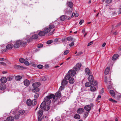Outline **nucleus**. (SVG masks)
<instances>
[{
	"label": "nucleus",
	"mask_w": 121,
	"mask_h": 121,
	"mask_svg": "<svg viewBox=\"0 0 121 121\" xmlns=\"http://www.w3.org/2000/svg\"><path fill=\"white\" fill-rule=\"evenodd\" d=\"M38 37V35L37 34H34L31 36H27L22 40H17L14 45V47L16 48H18L20 45L22 46H24L26 45L29 42L32 40V39H36Z\"/></svg>",
	"instance_id": "1"
},
{
	"label": "nucleus",
	"mask_w": 121,
	"mask_h": 121,
	"mask_svg": "<svg viewBox=\"0 0 121 121\" xmlns=\"http://www.w3.org/2000/svg\"><path fill=\"white\" fill-rule=\"evenodd\" d=\"M54 99L55 98V96L53 94H51L49 96H47L44 98V101L40 105V108L41 109H43L44 110L48 111L50 109L48 104L51 103L50 100L52 98Z\"/></svg>",
	"instance_id": "2"
},
{
	"label": "nucleus",
	"mask_w": 121,
	"mask_h": 121,
	"mask_svg": "<svg viewBox=\"0 0 121 121\" xmlns=\"http://www.w3.org/2000/svg\"><path fill=\"white\" fill-rule=\"evenodd\" d=\"M55 27L54 25L50 24L49 26L45 27L44 30L45 31L46 33H48L50 32V35L52 34L54 31L53 29Z\"/></svg>",
	"instance_id": "3"
},
{
	"label": "nucleus",
	"mask_w": 121,
	"mask_h": 121,
	"mask_svg": "<svg viewBox=\"0 0 121 121\" xmlns=\"http://www.w3.org/2000/svg\"><path fill=\"white\" fill-rule=\"evenodd\" d=\"M43 111L42 110H39L37 112V115H38V121H41L43 118Z\"/></svg>",
	"instance_id": "4"
},
{
	"label": "nucleus",
	"mask_w": 121,
	"mask_h": 121,
	"mask_svg": "<svg viewBox=\"0 0 121 121\" xmlns=\"http://www.w3.org/2000/svg\"><path fill=\"white\" fill-rule=\"evenodd\" d=\"M36 100H33L32 101H31L30 99H27L26 101V103L27 105L29 106L32 105L33 106L35 105L36 104Z\"/></svg>",
	"instance_id": "5"
},
{
	"label": "nucleus",
	"mask_w": 121,
	"mask_h": 121,
	"mask_svg": "<svg viewBox=\"0 0 121 121\" xmlns=\"http://www.w3.org/2000/svg\"><path fill=\"white\" fill-rule=\"evenodd\" d=\"M81 66V64L80 63H78L73 67V69L76 71H78L79 70Z\"/></svg>",
	"instance_id": "6"
},
{
	"label": "nucleus",
	"mask_w": 121,
	"mask_h": 121,
	"mask_svg": "<svg viewBox=\"0 0 121 121\" xmlns=\"http://www.w3.org/2000/svg\"><path fill=\"white\" fill-rule=\"evenodd\" d=\"M93 105L92 104H91V106L89 105H87L85 106L84 107V108L85 110L87 111L88 112H89V111L91 110V107H93Z\"/></svg>",
	"instance_id": "7"
},
{
	"label": "nucleus",
	"mask_w": 121,
	"mask_h": 121,
	"mask_svg": "<svg viewBox=\"0 0 121 121\" xmlns=\"http://www.w3.org/2000/svg\"><path fill=\"white\" fill-rule=\"evenodd\" d=\"M73 69V70H71L69 71L68 72V74H69L72 76H73L76 74V72Z\"/></svg>",
	"instance_id": "8"
},
{
	"label": "nucleus",
	"mask_w": 121,
	"mask_h": 121,
	"mask_svg": "<svg viewBox=\"0 0 121 121\" xmlns=\"http://www.w3.org/2000/svg\"><path fill=\"white\" fill-rule=\"evenodd\" d=\"M17 40L16 41V42L14 44V47L15 48H16L14 47V45L17 42ZM13 47V44H12L10 43V44H8V45H7L6 46V48L8 49H12V48Z\"/></svg>",
	"instance_id": "9"
},
{
	"label": "nucleus",
	"mask_w": 121,
	"mask_h": 121,
	"mask_svg": "<svg viewBox=\"0 0 121 121\" xmlns=\"http://www.w3.org/2000/svg\"><path fill=\"white\" fill-rule=\"evenodd\" d=\"M85 71L86 75H91L92 73L88 68H86Z\"/></svg>",
	"instance_id": "10"
},
{
	"label": "nucleus",
	"mask_w": 121,
	"mask_h": 121,
	"mask_svg": "<svg viewBox=\"0 0 121 121\" xmlns=\"http://www.w3.org/2000/svg\"><path fill=\"white\" fill-rule=\"evenodd\" d=\"M84 111L83 108H78L77 110V112L79 114H82Z\"/></svg>",
	"instance_id": "11"
},
{
	"label": "nucleus",
	"mask_w": 121,
	"mask_h": 121,
	"mask_svg": "<svg viewBox=\"0 0 121 121\" xmlns=\"http://www.w3.org/2000/svg\"><path fill=\"white\" fill-rule=\"evenodd\" d=\"M40 85V83L39 82H35L32 84V86L33 87H38Z\"/></svg>",
	"instance_id": "12"
},
{
	"label": "nucleus",
	"mask_w": 121,
	"mask_h": 121,
	"mask_svg": "<svg viewBox=\"0 0 121 121\" xmlns=\"http://www.w3.org/2000/svg\"><path fill=\"white\" fill-rule=\"evenodd\" d=\"M6 88L5 86V85L4 84H0V89L2 91H4Z\"/></svg>",
	"instance_id": "13"
},
{
	"label": "nucleus",
	"mask_w": 121,
	"mask_h": 121,
	"mask_svg": "<svg viewBox=\"0 0 121 121\" xmlns=\"http://www.w3.org/2000/svg\"><path fill=\"white\" fill-rule=\"evenodd\" d=\"M46 33L45 31H41L38 33V35L40 36H43L45 35Z\"/></svg>",
	"instance_id": "14"
},
{
	"label": "nucleus",
	"mask_w": 121,
	"mask_h": 121,
	"mask_svg": "<svg viewBox=\"0 0 121 121\" xmlns=\"http://www.w3.org/2000/svg\"><path fill=\"white\" fill-rule=\"evenodd\" d=\"M0 81L2 83H4L7 82V78L5 77H3L0 79Z\"/></svg>",
	"instance_id": "15"
},
{
	"label": "nucleus",
	"mask_w": 121,
	"mask_h": 121,
	"mask_svg": "<svg viewBox=\"0 0 121 121\" xmlns=\"http://www.w3.org/2000/svg\"><path fill=\"white\" fill-rule=\"evenodd\" d=\"M68 82L64 78L62 80L61 82V84L62 86H65L67 84Z\"/></svg>",
	"instance_id": "16"
},
{
	"label": "nucleus",
	"mask_w": 121,
	"mask_h": 121,
	"mask_svg": "<svg viewBox=\"0 0 121 121\" xmlns=\"http://www.w3.org/2000/svg\"><path fill=\"white\" fill-rule=\"evenodd\" d=\"M7 121L5 120L4 121H13L14 118L13 117L10 116L7 117Z\"/></svg>",
	"instance_id": "17"
},
{
	"label": "nucleus",
	"mask_w": 121,
	"mask_h": 121,
	"mask_svg": "<svg viewBox=\"0 0 121 121\" xmlns=\"http://www.w3.org/2000/svg\"><path fill=\"white\" fill-rule=\"evenodd\" d=\"M24 85L26 86H28L30 84V82L27 79L25 80L24 81Z\"/></svg>",
	"instance_id": "18"
},
{
	"label": "nucleus",
	"mask_w": 121,
	"mask_h": 121,
	"mask_svg": "<svg viewBox=\"0 0 121 121\" xmlns=\"http://www.w3.org/2000/svg\"><path fill=\"white\" fill-rule=\"evenodd\" d=\"M94 78L92 75H90L88 77V80L90 82H91L93 81L94 80Z\"/></svg>",
	"instance_id": "19"
},
{
	"label": "nucleus",
	"mask_w": 121,
	"mask_h": 121,
	"mask_svg": "<svg viewBox=\"0 0 121 121\" xmlns=\"http://www.w3.org/2000/svg\"><path fill=\"white\" fill-rule=\"evenodd\" d=\"M110 68L109 67H107L105 69L104 71V73L105 74L107 75L109 72Z\"/></svg>",
	"instance_id": "20"
},
{
	"label": "nucleus",
	"mask_w": 121,
	"mask_h": 121,
	"mask_svg": "<svg viewBox=\"0 0 121 121\" xmlns=\"http://www.w3.org/2000/svg\"><path fill=\"white\" fill-rule=\"evenodd\" d=\"M90 90L91 91L94 92L97 90V88L93 86H91L90 88Z\"/></svg>",
	"instance_id": "21"
},
{
	"label": "nucleus",
	"mask_w": 121,
	"mask_h": 121,
	"mask_svg": "<svg viewBox=\"0 0 121 121\" xmlns=\"http://www.w3.org/2000/svg\"><path fill=\"white\" fill-rule=\"evenodd\" d=\"M107 86L108 89H110L112 86V84L111 82H108L107 84Z\"/></svg>",
	"instance_id": "22"
},
{
	"label": "nucleus",
	"mask_w": 121,
	"mask_h": 121,
	"mask_svg": "<svg viewBox=\"0 0 121 121\" xmlns=\"http://www.w3.org/2000/svg\"><path fill=\"white\" fill-rule=\"evenodd\" d=\"M118 55L117 54H116L114 55L112 58V59L113 60H116L118 57Z\"/></svg>",
	"instance_id": "23"
},
{
	"label": "nucleus",
	"mask_w": 121,
	"mask_h": 121,
	"mask_svg": "<svg viewBox=\"0 0 121 121\" xmlns=\"http://www.w3.org/2000/svg\"><path fill=\"white\" fill-rule=\"evenodd\" d=\"M67 18L66 16L63 15L61 16L60 18V20L61 21H64Z\"/></svg>",
	"instance_id": "24"
},
{
	"label": "nucleus",
	"mask_w": 121,
	"mask_h": 121,
	"mask_svg": "<svg viewBox=\"0 0 121 121\" xmlns=\"http://www.w3.org/2000/svg\"><path fill=\"white\" fill-rule=\"evenodd\" d=\"M70 75L69 74H67L65 77V79L66 80H69L70 79Z\"/></svg>",
	"instance_id": "25"
},
{
	"label": "nucleus",
	"mask_w": 121,
	"mask_h": 121,
	"mask_svg": "<svg viewBox=\"0 0 121 121\" xmlns=\"http://www.w3.org/2000/svg\"><path fill=\"white\" fill-rule=\"evenodd\" d=\"M91 83L89 82H86L85 84V86L86 87H89L91 86Z\"/></svg>",
	"instance_id": "26"
},
{
	"label": "nucleus",
	"mask_w": 121,
	"mask_h": 121,
	"mask_svg": "<svg viewBox=\"0 0 121 121\" xmlns=\"http://www.w3.org/2000/svg\"><path fill=\"white\" fill-rule=\"evenodd\" d=\"M74 117L75 119H80V116L78 114H76L74 115Z\"/></svg>",
	"instance_id": "27"
},
{
	"label": "nucleus",
	"mask_w": 121,
	"mask_h": 121,
	"mask_svg": "<svg viewBox=\"0 0 121 121\" xmlns=\"http://www.w3.org/2000/svg\"><path fill=\"white\" fill-rule=\"evenodd\" d=\"M22 78V77L20 76H16L15 80L17 81H20Z\"/></svg>",
	"instance_id": "28"
},
{
	"label": "nucleus",
	"mask_w": 121,
	"mask_h": 121,
	"mask_svg": "<svg viewBox=\"0 0 121 121\" xmlns=\"http://www.w3.org/2000/svg\"><path fill=\"white\" fill-rule=\"evenodd\" d=\"M110 93L112 96L113 97L115 96V93L113 90H110Z\"/></svg>",
	"instance_id": "29"
},
{
	"label": "nucleus",
	"mask_w": 121,
	"mask_h": 121,
	"mask_svg": "<svg viewBox=\"0 0 121 121\" xmlns=\"http://www.w3.org/2000/svg\"><path fill=\"white\" fill-rule=\"evenodd\" d=\"M33 89V91L34 92H37L39 91V88L38 87H35Z\"/></svg>",
	"instance_id": "30"
},
{
	"label": "nucleus",
	"mask_w": 121,
	"mask_h": 121,
	"mask_svg": "<svg viewBox=\"0 0 121 121\" xmlns=\"http://www.w3.org/2000/svg\"><path fill=\"white\" fill-rule=\"evenodd\" d=\"M69 82L71 84H73L74 82V78H71V79H69Z\"/></svg>",
	"instance_id": "31"
},
{
	"label": "nucleus",
	"mask_w": 121,
	"mask_h": 121,
	"mask_svg": "<svg viewBox=\"0 0 121 121\" xmlns=\"http://www.w3.org/2000/svg\"><path fill=\"white\" fill-rule=\"evenodd\" d=\"M67 10L66 13L67 14H70L72 12V10L71 8H67Z\"/></svg>",
	"instance_id": "32"
},
{
	"label": "nucleus",
	"mask_w": 121,
	"mask_h": 121,
	"mask_svg": "<svg viewBox=\"0 0 121 121\" xmlns=\"http://www.w3.org/2000/svg\"><path fill=\"white\" fill-rule=\"evenodd\" d=\"M25 112L23 110H20L19 111L18 113L19 115H22Z\"/></svg>",
	"instance_id": "33"
},
{
	"label": "nucleus",
	"mask_w": 121,
	"mask_h": 121,
	"mask_svg": "<svg viewBox=\"0 0 121 121\" xmlns=\"http://www.w3.org/2000/svg\"><path fill=\"white\" fill-rule=\"evenodd\" d=\"M68 5L70 7L69 8H71L73 6V3L71 2H69L68 3Z\"/></svg>",
	"instance_id": "34"
},
{
	"label": "nucleus",
	"mask_w": 121,
	"mask_h": 121,
	"mask_svg": "<svg viewBox=\"0 0 121 121\" xmlns=\"http://www.w3.org/2000/svg\"><path fill=\"white\" fill-rule=\"evenodd\" d=\"M92 82V84L94 86H96L97 84V81L95 80H93V81L91 82Z\"/></svg>",
	"instance_id": "35"
},
{
	"label": "nucleus",
	"mask_w": 121,
	"mask_h": 121,
	"mask_svg": "<svg viewBox=\"0 0 121 121\" xmlns=\"http://www.w3.org/2000/svg\"><path fill=\"white\" fill-rule=\"evenodd\" d=\"M16 68L18 69H24V67L22 66L19 65H16Z\"/></svg>",
	"instance_id": "36"
},
{
	"label": "nucleus",
	"mask_w": 121,
	"mask_h": 121,
	"mask_svg": "<svg viewBox=\"0 0 121 121\" xmlns=\"http://www.w3.org/2000/svg\"><path fill=\"white\" fill-rule=\"evenodd\" d=\"M56 96L57 97H59L61 96L60 93V92H57L55 94Z\"/></svg>",
	"instance_id": "37"
},
{
	"label": "nucleus",
	"mask_w": 121,
	"mask_h": 121,
	"mask_svg": "<svg viewBox=\"0 0 121 121\" xmlns=\"http://www.w3.org/2000/svg\"><path fill=\"white\" fill-rule=\"evenodd\" d=\"M39 96V95L38 93H36L35 95V99L34 100H36V99H37L38 97Z\"/></svg>",
	"instance_id": "38"
},
{
	"label": "nucleus",
	"mask_w": 121,
	"mask_h": 121,
	"mask_svg": "<svg viewBox=\"0 0 121 121\" xmlns=\"http://www.w3.org/2000/svg\"><path fill=\"white\" fill-rule=\"evenodd\" d=\"M19 61L20 63H22L24 62L25 60L23 58H21L19 59Z\"/></svg>",
	"instance_id": "39"
},
{
	"label": "nucleus",
	"mask_w": 121,
	"mask_h": 121,
	"mask_svg": "<svg viewBox=\"0 0 121 121\" xmlns=\"http://www.w3.org/2000/svg\"><path fill=\"white\" fill-rule=\"evenodd\" d=\"M89 112H85L84 115V119H85L88 115V113Z\"/></svg>",
	"instance_id": "40"
},
{
	"label": "nucleus",
	"mask_w": 121,
	"mask_h": 121,
	"mask_svg": "<svg viewBox=\"0 0 121 121\" xmlns=\"http://www.w3.org/2000/svg\"><path fill=\"white\" fill-rule=\"evenodd\" d=\"M66 39L68 41H71L73 40V38L72 37L70 36L68 37H67L66 38Z\"/></svg>",
	"instance_id": "41"
},
{
	"label": "nucleus",
	"mask_w": 121,
	"mask_h": 121,
	"mask_svg": "<svg viewBox=\"0 0 121 121\" xmlns=\"http://www.w3.org/2000/svg\"><path fill=\"white\" fill-rule=\"evenodd\" d=\"M40 80L41 81H45L46 80V78L44 76H43L41 78Z\"/></svg>",
	"instance_id": "42"
},
{
	"label": "nucleus",
	"mask_w": 121,
	"mask_h": 121,
	"mask_svg": "<svg viewBox=\"0 0 121 121\" xmlns=\"http://www.w3.org/2000/svg\"><path fill=\"white\" fill-rule=\"evenodd\" d=\"M37 67L39 69H41L43 68V66L42 65H38Z\"/></svg>",
	"instance_id": "43"
},
{
	"label": "nucleus",
	"mask_w": 121,
	"mask_h": 121,
	"mask_svg": "<svg viewBox=\"0 0 121 121\" xmlns=\"http://www.w3.org/2000/svg\"><path fill=\"white\" fill-rule=\"evenodd\" d=\"M53 41L52 40H50L47 42V43L48 44H50L52 43Z\"/></svg>",
	"instance_id": "44"
},
{
	"label": "nucleus",
	"mask_w": 121,
	"mask_h": 121,
	"mask_svg": "<svg viewBox=\"0 0 121 121\" xmlns=\"http://www.w3.org/2000/svg\"><path fill=\"white\" fill-rule=\"evenodd\" d=\"M69 51L68 50H66L64 53V55H67L68 53L69 52Z\"/></svg>",
	"instance_id": "45"
},
{
	"label": "nucleus",
	"mask_w": 121,
	"mask_h": 121,
	"mask_svg": "<svg viewBox=\"0 0 121 121\" xmlns=\"http://www.w3.org/2000/svg\"><path fill=\"white\" fill-rule=\"evenodd\" d=\"M25 64L26 65H29V63L26 60L24 62Z\"/></svg>",
	"instance_id": "46"
},
{
	"label": "nucleus",
	"mask_w": 121,
	"mask_h": 121,
	"mask_svg": "<svg viewBox=\"0 0 121 121\" xmlns=\"http://www.w3.org/2000/svg\"><path fill=\"white\" fill-rule=\"evenodd\" d=\"M112 0H106V2L107 3L109 4L111 2Z\"/></svg>",
	"instance_id": "47"
},
{
	"label": "nucleus",
	"mask_w": 121,
	"mask_h": 121,
	"mask_svg": "<svg viewBox=\"0 0 121 121\" xmlns=\"http://www.w3.org/2000/svg\"><path fill=\"white\" fill-rule=\"evenodd\" d=\"M82 54V52H78L77 54L76 55L77 56L78 55H80Z\"/></svg>",
	"instance_id": "48"
},
{
	"label": "nucleus",
	"mask_w": 121,
	"mask_h": 121,
	"mask_svg": "<svg viewBox=\"0 0 121 121\" xmlns=\"http://www.w3.org/2000/svg\"><path fill=\"white\" fill-rule=\"evenodd\" d=\"M74 44V43L73 42L69 44V46L70 47H72L73 46Z\"/></svg>",
	"instance_id": "49"
},
{
	"label": "nucleus",
	"mask_w": 121,
	"mask_h": 121,
	"mask_svg": "<svg viewBox=\"0 0 121 121\" xmlns=\"http://www.w3.org/2000/svg\"><path fill=\"white\" fill-rule=\"evenodd\" d=\"M43 46V45L42 44H40L38 45L37 47L38 48H40L42 47Z\"/></svg>",
	"instance_id": "50"
},
{
	"label": "nucleus",
	"mask_w": 121,
	"mask_h": 121,
	"mask_svg": "<svg viewBox=\"0 0 121 121\" xmlns=\"http://www.w3.org/2000/svg\"><path fill=\"white\" fill-rule=\"evenodd\" d=\"M7 81H10L12 80V78L10 77H7Z\"/></svg>",
	"instance_id": "51"
},
{
	"label": "nucleus",
	"mask_w": 121,
	"mask_h": 121,
	"mask_svg": "<svg viewBox=\"0 0 121 121\" xmlns=\"http://www.w3.org/2000/svg\"><path fill=\"white\" fill-rule=\"evenodd\" d=\"M93 43V41H91V42H90V43H89L87 45V46H90V45L92 44Z\"/></svg>",
	"instance_id": "52"
},
{
	"label": "nucleus",
	"mask_w": 121,
	"mask_h": 121,
	"mask_svg": "<svg viewBox=\"0 0 121 121\" xmlns=\"http://www.w3.org/2000/svg\"><path fill=\"white\" fill-rule=\"evenodd\" d=\"M83 22L84 20H82L80 21L79 24L80 25H81Z\"/></svg>",
	"instance_id": "53"
},
{
	"label": "nucleus",
	"mask_w": 121,
	"mask_h": 121,
	"mask_svg": "<svg viewBox=\"0 0 121 121\" xmlns=\"http://www.w3.org/2000/svg\"><path fill=\"white\" fill-rule=\"evenodd\" d=\"M31 64L34 67H36V65L34 63H32Z\"/></svg>",
	"instance_id": "54"
},
{
	"label": "nucleus",
	"mask_w": 121,
	"mask_h": 121,
	"mask_svg": "<svg viewBox=\"0 0 121 121\" xmlns=\"http://www.w3.org/2000/svg\"><path fill=\"white\" fill-rule=\"evenodd\" d=\"M107 77L106 76H105V79L104 80V82L105 83H107Z\"/></svg>",
	"instance_id": "55"
},
{
	"label": "nucleus",
	"mask_w": 121,
	"mask_h": 121,
	"mask_svg": "<svg viewBox=\"0 0 121 121\" xmlns=\"http://www.w3.org/2000/svg\"><path fill=\"white\" fill-rule=\"evenodd\" d=\"M19 117V116L18 115H16L15 116V118L17 119H18Z\"/></svg>",
	"instance_id": "56"
},
{
	"label": "nucleus",
	"mask_w": 121,
	"mask_h": 121,
	"mask_svg": "<svg viewBox=\"0 0 121 121\" xmlns=\"http://www.w3.org/2000/svg\"><path fill=\"white\" fill-rule=\"evenodd\" d=\"M119 14H121V6L120 7V8L119 9Z\"/></svg>",
	"instance_id": "57"
},
{
	"label": "nucleus",
	"mask_w": 121,
	"mask_h": 121,
	"mask_svg": "<svg viewBox=\"0 0 121 121\" xmlns=\"http://www.w3.org/2000/svg\"><path fill=\"white\" fill-rule=\"evenodd\" d=\"M62 89H62V87L61 86L59 89L60 91H61Z\"/></svg>",
	"instance_id": "58"
},
{
	"label": "nucleus",
	"mask_w": 121,
	"mask_h": 121,
	"mask_svg": "<svg viewBox=\"0 0 121 121\" xmlns=\"http://www.w3.org/2000/svg\"><path fill=\"white\" fill-rule=\"evenodd\" d=\"M75 16V13H72V15L71 16V17H73L74 16Z\"/></svg>",
	"instance_id": "59"
},
{
	"label": "nucleus",
	"mask_w": 121,
	"mask_h": 121,
	"mask_svg": "<svg viewBox=\"0 0 121 121\" xmlns=\"http://www.w3.org/2000/svg\"><path fill=\"white\" fill-rule=\"evenodd\" d=\"M78 16V13H75V17H77Z\"/></svg>",
	"instance_id": "60"
},
{
	"label": "nucleus",
	"mask_w": 121,
	"mask_h": 121,
	"mask_svg": "<svg viewBox=\"0 0 121 121\" xmlns=\"http://www.w3.org/2000/svg\"><path fill=\"white\" fill-rule=\"evenodd\" d=\"M106 43H104L102 45V47H104L105 45H106Z\"/></svg>",
	"instance_id": "61"
},
{
	"label": "nucleus",
	"mask_w": 121,
	"mask_h": 121,
	"mask_svg": "<svg viewBox=\"0 0 121 121\" xmlns=\"http://www.w3.org/2000/svg\"><path fill=\"white\" fill-rule=\"evenodd\" d=\"M85 31V28L83 29L82 30V32L83 33H84Z\"/></svg>",
	"instance_id": "62"
},
{
	"label": "nucleus",
	"mask_w": 121,
	"mask_h": 121,
	"mask_svg": "<svg viewBox=\"0 0 121 121\" xmlns=\"http://www.w3.org/2000/svg\"><path fill=\"white\" fill-rule=\"evenodd\" d=\"M5 63L4 62H0V64L2 65H5Z\"/></svg>",
	"instance_id": "63"
},
{
	"label": "nucleus",
	"mask_w": 121,
	"mask_h": 121,
	"mask_svg": "<svg viewBox=\"0 0 121 121\" xmlns=\"http://www.w3.org/2000/svg\"><path fill=\"white\" fill-rule=\"evenodd\" d=\"M112 102L114 103H117V101L114 99H113V100L112 101Z\"/></svg>",
	"instance_id": "64"
}]
</instances>
